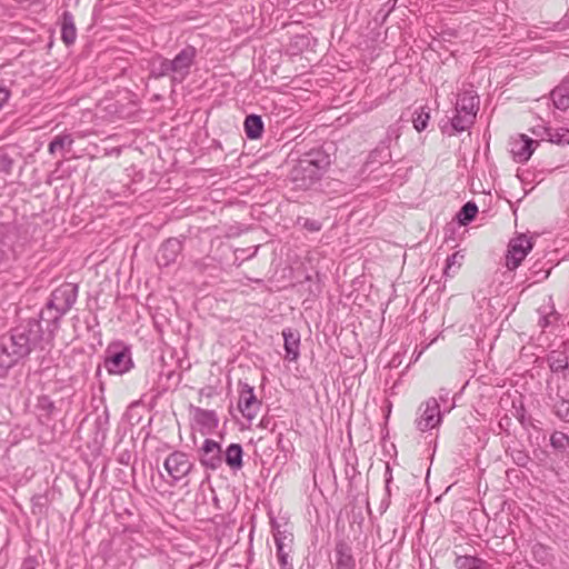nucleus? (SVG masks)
I'll use <instances>...</instances> for the list:
<instances>
[{"label": "nucleus", "instance_id": "7ed1b4c3", "mask_svg": "<svg viewBox=\"0 0 569 569\" xmlns=\"http://www.w3.org/2000/svg\"><path fill=\"white\" fill-rule=\"evenodd\" d=\"M329 162L328 156L321 152H310L303 159H300L291 171V178L296 187L310 188L321 178Z\"/></svg>", "mask_w": 569, "mask_h": 569}, {"label": "nucleus", "instance_id": "f3484780", "mask_svg": "<svg viewBox=\"0 0 569 569\" xmlns=\"http://www.w3.org/2000/svg\"><path fill=\"white\" fill-rule=\"evenodd\" d=\"M242 456V447L239 443H231L224 451L223 460L230 469L238 471L243 466Z\"/></svg>", "mask_w": 569, "mask_h": 569}, {"label": "nucleus", "instance_id": "ddd939ff", "mask_svg": "<svg viewBox=\"0 0 569 569\" xmlns=\"http://www.w3.org/2000/svg\"><path fill=\"white\" fill-rule=\"evenodd\" d=\"M181 251V242L176 239L171 238L168 239L160 248L158 252V262L159 264L168 266L171 262H174L177 257L179 256Z\"/></svg>", "mask_w": 569, "mask_h": 569}, {"label": "nucleus", "instance_id": "aec40b11", "mask_svg": "<svg viewBox=\"0 0 569 569\" xmlns=\"http://www.w3.org/2000/svg\"><path fill=\"white\" fill-rule=\"evenodd\" d=\"M73 144V138L70 134H58L49 143L48 151L50 154L61 152L64 157L63 151H70Z\"/></svg>", "mask_w": 569, "mask_h": 569}, {"label": "nucleus", "instance_id": "a878e982", "mask_svg": "<svg viewBox=\"0 0 569 569\" xmlns=\"http://www.w3.org/2000/svg\"><path fill=\"white\" fill-rule=\"evenodd\" d=\"M553 104L558 109H567L569 107V93L566 88H556L551 92Z\"/></svg>", "mask_w": 569, "mask_h": 569}, {"label": "nucleus", "instance_id": "2eb2a0df", "mask_svg": "<svg viewBox=\"0 0 569 569\" xmlns=\"http://www.w3.org/2000/svg\"><path fill=\"white\" fill-rule=\"evenodd\" d=\"M479 99L473 91H463L458 96L456 102V112L468 114L472 113L475 117L478 111Z\"/></svg>", "mask_w": 569, "mask_h": 569}, {"label": "nucleus", "instance_id": "6ab92c4d", "mask_svg": "<svg viewBox=\"0 0 569 569\" xmlns=\"http://www.w3.org/2000/svg\"><path fill=\"white\" fill-rule=\"evenodd\" d=\"M77 38V29L73 22V17L70 12L66 11L62 16L61 39L67 44H73Z\"/></svg>", "mask_w": 569, "mask_h": 569}, {"label": "nucleus", "instance_id": "f704fd0d", "mask_svg": "<svg viewBox=\"0 0 569 569\" xmlns=\"http://www.w3.org/2000/svg\"><path fill=\"white\" fill-rule=\"evenodd\" d=\"M37 568H38L37 558L29 556L23 560L20 569H37Z\"/></svg>", "mask_w": 569, "mask_h": 569}, {"label": "nucleus", "instance_id": "4468645a", "mask_svg": "<svg viewBox=\"0 0 569 569\" xmlns=\"http://www.w3.org/2000/svg\"><path fill=\"white\" fill-rule=\"evenodd\" d=\"M335 555L336 569H356V560L352 556L351 547L347 542H337Z\"/></svg>", "mask_w": 569, "mask_h": 569}, {"label": "nucleus", "instance_id": "dca6fc26", "mask_svg": "<svg viewBox=\"0 0 569 569\" xmlns=\"http://www.w3.org/2000/svg\"><path fill=\"white\" fill-rule=\"evenodd\" d=\"M284 339L286 358L296 361L299 357L300 335L291 329L282 331Z\"/></svg>", "mask_w": 569, "mask_h": 569}, {"label": "nucleus", "instance_id": "412c9836", "mask_svg": "<svg viewBox=\"0 0 569 569\" xmlns=\"http://www.w3.org/2000/svg\"><path fill=\"white\" fill-rule=\"evenodd\" d=\"M246 134L250 139H258L263 130V123L259 116L250 114L244 120Z\"/></svg>", "mask_w": 569, "mask_h": 569}, {"label": "nucleus", "instance_id": "7c9ffc66", "mask_svg": "<svg viewBox=\"0 0 569 569\" xmlns=\"http://www.w3.org/2000/svg\"><path fill=\"white\" fill-rule=\"evenodd\" d=\"M290 550H291V548L277 550V558H278L279 565L282 569H293V566L289 560Z\"/></svg>", "mask_w": 569, "mask_h": 569}, {"label": "nucleus", "instance_id": "9b49d317", "mask_svg": "<svg viewBox=\"0 0 569 569\" xmlns=\"http://www.w3.org/2000/svg\"><path fill=\"white\" fill-rule=\"evenodd\" d=\"M261 402L257 399L253 388L244 385L240 391L238 408L248 420H253L260 409Z\"/></svg>", "mask_w": 569, "mask_h": 569}, {"label": "nucleus", "instance_id": "c85d7f7f", "mask_svg": "<svg viewBox=\"0 0 569 569\" xmlns=\"http://www.w3.org/2000/svg\"><path fill=\"white\" fill-rule=\"evenodd\" d=\"M370 159L372 162L373 161H378L380 163L387 162L391 159V152L387 146L382 144V146L376 148L370 153Z\"/></svg>", "mask_w": 569, "mask_h": 569}, {"label": "nucleus", "instance_id": "6e6552de", "mask_svg": "<svg viewBox=\"0 0 569 569\" xmlns=\"http://www.w3.org/2000/svg\"><path fill=\"white\" fill-rule=\"evenodd\" d=\"M420 416L416 420L417 428L420 431L433 429L441 422V413L437 399L430 398L419 408Z\"/></svg>", "mask_w": 569, "mask_h": 569}, {"label": "nucleus", "instance_id": "4be33fe9", "mask_svg": "<svg viewBox=\"0 0 569 569\" xmlns=\"http://www.w3.org/2000/svg\"><path fill=\"white\" fill-rule=\"evenodd\" d=\"M475 116L472 113L463 114L456 112L451 119V127L456 132H462L469 129L475 122Z\"/></svg>", "mask_w": 569, "mask_h": 569}, {"label": "nucleus", "instance_id": "e433bc0d", "mask_svg": "<svg viewBox=\"0 0 569 569\" xmlns=\"http://www.w3.org/2000/svg\"><path fill=\"white\" fill-rule=\"evenodd\" d=\"M305 226L312 231H318L320 229V224L317 221H306Z\"/></svg>", "mask_w": 569, "mask_h": 569}, {"label": "nucleus", "instance_id": "f03ea898", "mask_svg": "<svg viewBox=\"0 0 569 569\" xmlns=\"http://www.w3.org/2000/svg\"><path fill=\"white\" fill-rule=\"evenodd\" d=\"M198 51L193 46H186L172 59L158 57L150 63L151 77H169L173 86L182 83L196 63Z\"/></svg>", "mask_w": 569, "mask_h": 569}, {"label": "nucleus", "instance_id": "0eeeda50", "mask_svg": "<svg viewBox=\"0 0 569 569\" xmlns=\"http://www.w3.org/2000/svg\"><path fill=\"white\" fill-rule=\"evenodd\" d=\"M163 467L172 480L178 482L189 475L193 463L187 453L173 451L166 458Z\"/></svg>", "mask_w": 569, "mask_h": 569}, {"label": "nucleus", "instance_id": "4c0bfd02", "mask_svg": "<svg viewBox=\"0 0 569 569\" xmlns=\"http://www.w3.org/2000/svg\"><path fill=\"white\" fill-rule=\"evenodd\" d=\"M387 468V473H390V468L389 466L386 467ZM391 480V475H389V478L386 479V489H387V495L389 496L390 492H389V482Z\"/></svg>", "mask_w": 569, "mask_h": 569}, {"label": "nucleus", "instance_id": "bb28decb", "mask_svg": "<svg viewBox=\"0 0 569 569\" xmlns=\"http://www.w3.org/2000/svg\"><path fill=\"white\" fill-rule=\"evenodd\" d=\"M429 119L430 114L428 111H426V108H420L419 110H416L412 119L415 129L418 132L423 131L428 126Z\"/></svg>", "mask_w": 569, "mask_h": 569}, {"label": "nucleus", "instance_id": "2f4dec72", "mask_svg": "<svg viewBox=\"0 0 569 569\" xmlns=\"http://www.w3.org/2000/svg\"><path fill=\"white\" fill-rule=\"evenodd\" d=\"M463 259V254L460 253L459 251L452 253L451 256H449L447 258V264H446V269H445V273L447 276H449V270L456 266L457 268H459L461 266V261Z\"/></svg>", "mask_w": 569, "mask_h": 569}, {"label": "nucleus", "instance_id": "393cba45", "mask_svg": "<svg viewBox=\"0 0 569 569\" xmlns=\"http://www.w3.org/2000/svg\"><path fill=\"white\" fill-rule=\"evenodd\" d=\"M548 141L556 144H569V129L566 128H550V133H547Z\"/></svg>", "mask_w": 569, "mask_h": 569}, {"label": "nucleus", "instance_id": "72a5a7b5", "mask_svg": "<svg viewBox=\"0 0 569 569\" xmlns=\"http://www.w3.org/2000/svg\"><path fill=\"white\" fill-rule=\"evenodd\" d=\"M531 132L533 136H536L537 138L541 139V140H546L548 141V136L547 133H550V127H546L543 124H538V126H535L532 129H531Z\"/></svg>", "mask_w": 569, "mask_h": 569}, {"label": "nucleus", "instance_id": "c756f323", "mask_svg": "<svg viewBox=\"0 0 569 569\" xmlns=\"http://www.w3.org/2000/svg\"><path fill=\"white\" fill-rule=\"evenodd\" d=\"M273 538H274L277 550L290 549L292 539H291V537L287 536L284 532L278 530L277 532H274Z\"/></svg>", "mask_w": 569, "mask_h": 569}, {"label": "nucleus", "instance_id": "9d476101", "mask_svg": "<svg viewBox=\"0 0 569 569\" xmlns=\"http://www.w3.org/2000/svg\"><path fill=\"white\" fill-rule=\"evenodd\" d=\"M199 455L200 463L207 469L217 470L222 466L223 456L221 446L212 439H206L203 441Z\"/></svg>", "mask_w": 569, "mask_h": 569}, {"label": "nucleus", "instance_id": "f257e3e1", "mask_svg": "<svg viewBox=\"0 0 569 569\" xmlns=\"http://www.w3.org/2000/svg\"><path fill=\"white\" fill-rule=\"evenodd\" d=\"M40 339L41 326L36 320H30L12 329L10 335L0 339V368L9 369L14 366L31 352Z\"/></svg>", "mask_w": 569, "mask_h": 569}, {"label": "nucleus", "instance_id": "423d86ee", "mask_svg": "<svg viewBox=\"0 0 569 569\" xmlns=\"http://www.w3.org/2000/svg\"><path fill=\"white\" fill-rule=\"evenodd\" d=\"M132 367L130 351L127 348H108L104 368L111 375H123Z\"/></svg>", "mask_w": 569, "mask_h": 569}, {"label": "nucleus", "instance_id": "58836bf2", "mask_svg": "<svg viewBox=\"0 0 569 569\" xmlns=\"http://www.w3.org/2000/svg\"><path fill=\"white\" fill-rule=\"evenodd\" d=\"M10 163H11V161L8 157H6V156L0 157V164H3L7 167V166H10Z\"/></svg>", "mask_w": 569, "mask_h": 569}, {"label": "nucleus", "instance_id": "f8f14e48", "mask_svg": "<svg viewBox=\"0 0 569 569\" xmlns=\"http://www.w3.org/2000/svg\"><path fill=\"white\" fill-rule=\"evenodd\" d=\"M535 146H538L536 140L530 139L526 134H520L510 142V152L515 161L522 163L529 160L533 153Z\"/></svg>", "mask_w": 569, "mask_h": 569}, {"label": "nucleus", "instance_id": "b1692460", "mask_svg": "<svg viewBox=\"0 0 569 569\" xmlns=\"http://www.w3.org/2000/svg\"><path fill=\"white\" fill-rule=\"evenodd\" d=\"M477 212L478 207L476 206V203L469 201L466 204H463L457 214L460 224L466 226L469 222H471L475 219Z\"/></svg>", "mask_w": 569, "mask_h": 569}, {"label": "nucleus", "instance_id": "cd10ccee", "mask_svg": "<svg viewBox=\"0 0 569 569\" xmlns=\"http://www.w3.org/2000/svg\"><path fill=\"white\" fill-rule=\"evenodd\" d=\"M550 445L557 450H566L569 446V437L560 431H555L550 437Z\"/></svg>", "mask_w": 569, "mask_h": 569}, {"label": "nucleus", "instance_id": "c9c22d12", "mask_svg": "<svg viewBox=\"0 0 569 569\" xmlns=\"http://www.w3.org/2000/svg\"><path fill=\"white\" fill-rule=\"evenodd\" d=\"M9 97H10L9 90L3 87H0V109L8 101Z\"/></svg>", "mask_w": 569, "mask_h": 569}, {"label": "nucleus", "instance_id": "39448f33", "mask_svg": "<svg viewBox=\"0 0 569 569\" xmlns=\"http://www.w3.org/2000/svg\"><path fill=\"white\" fill-rule=\"evenodd\" d=\"M191 427L202 436L211 435L219 426V418L214 410H208L190 405Z\"/></svg>", "mask_w": 569, "mask_h": 569}, {"label": "nucleus", "instance_id": "20e7f679", "mask_svg": "<svg viewBox=\"0 0 569 569\" xmlns=\"http://www.w3.org/2000/svg\"><path fill=\"white\" fill-rule=\"evenodd\" d=\"M78 296V288L73 283H63L58 287L52 293L48 302L49 309H54L57 315L54 318H60L67 313L74 305Z\"/></svg>", "mask_w": 569, "mask_h": 569}, {"label": "nucleus", "instance_id": "a211bd4d", "mask_svg": "<svg viewBox=\"0 0 569 569\" xmlns=\"http://www.w3.org/2000/svg\"><path fill=\"white\" fill-rule=\"evenodd\" d=\"M455 566L457 569H492L490 563L475 556H458Z\"/></svg>", "mask_w": 569, "mask_h": 569}, {"label": "nucleus", "instance_id": "ea45409f", "mask_svg": "<svg viewBox=\"0 0 569 569\" xmlns=\"http://www.w3.org/2000/svg\"><path fill=\"white\" fill-rule=\"evenodd\" d=\"M4 257H6V251L3 249V246L0 244V262L4 259Z\"/></svg>", "mask_w": 569, "mask_h": 569}, {"label": "nucleus", "instance_id": "473e14b6", "mask_svg": "<svg viewBox=\"0 0 569 569\" xmlns=\"http://www.w3.org/2000/svg\"><path fill=\"white\" fill-rule=\"evenodd\" d=\"M556 415L565 420V421H569V401L567 400H561L560 402H558L556 405Z\"/></svg>", "mask_w": 569, "mask_h": 569}, {"label": "nucleus", "instance_id": "5701e85b", "mask_svg": "<svg viewBox=\"0 0 569 569\" xmlns=\"http://www.w3.org/2000/svg\"><path fill=\"white\" fill-rule=\"evenodd\" d=\"M548 362L552 372H562L568 369V358L560 352H551Z\"/></svg>", "mask_w": 569, "mask_h": 569}, {"label": "nucleus", "instance_id": "1a4fd4ad", "mask_svg": "<svg viewBox=\"0 0 569 569\" xmlns=\"http://www.w3.org/2000/svg\"><path fill=\"white\" fill-rule=\"evenodd\" d=\"M531 249L532 242L526 234H520L512 239L509 243L508 254L506 257L507 268L509 270L518 268Z\"/></svg>", "mask_w": 569, "mask_h": 569}]
</instances>
